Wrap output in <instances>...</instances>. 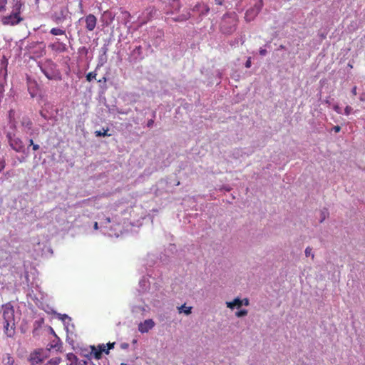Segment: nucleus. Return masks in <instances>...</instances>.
<instances>
[{
  "label": "nucleus",
  "instance_id": "1",
  "mask_svg": "<svg viewBox=\"0 0 365 365\" xmlns=\"http://www.w3.org/2000/svg\"><path fill=\"white\" fill-rule=\"evenodd\" d=\"M162 284V279H155L148 274L139 281L138 292L148 301L155 300L160 294V288Z\"/></svg>",
  "mask_w": 365,
  "mask_h": 365
},
{
  "label": "nucleus",
  "instance_id": "2",
  "mask_svg": "<svg viewBox=\"0 0 365 365\" xmlns=\"http://www.w3.org/2000/svg\"><path fill=\"white\" fill-rule=\"evenodd\" d=\"M239 19L237 14L232 12L225 13L220 23V31L225 35H231L237 29Z\"/></svg>",
  "mask_w": 365,
  "mask_h": 365
},
{
  "label": "nucleus",
  "instance_id": "3",
  "mask_svg": "<svg viewBox=\"0 0 365 365\" xmlns=\"http://www.w3.org/2000/svg\"><path fill=\"white\" fill-rule=\"evenodd\" d=\"M3 318L4 331L7 336H11L14 333L12 327L14 325V309L10 304L3 306Z\"/></svg>",
  "mask_w": 365,
  "mask_h": 365
},
{
  "label": "nucleus",
  "instance_id": "4",
  "mask_svg": "<svg viewBox=\"0 0 365 365\" xmlns=\"http://www.w3.org/2000/svg\"><path fill=\"white\" fill-rule=\"evenodd\" d=\"M153 52L151 46L148 42L143 41L140 45H136L130 53V58L135 61H140Z\"/></svg>",
  "mask_w": 365,
  "mask_h": 365
},
{
  "label": "nucleus",
  "instance_id": "5",
  "mask_svg": "<svg viewBox=\"0 0 365 365\" xmlns=\"http://www.w3.org/2000/svg\"><path fill=\"white\" fill-rule=\"evenodd\" d=\"M50 356V349L38 348L31 351L28 357L31 365L41 364L45 359Z\"/></svg>",
  "mask_w": 365,
  "mask_h": 365
},
{
  "label": "nucleus",
  "instance_id": "6",
  "mask_svg": "<svg viewBox=\"0 0 365 365\" xmlns=\"http://www.w3.org/2000/svg\"><path fill=\"white\" fill-rule=\"evenodd\" d=\"M6 138L8 140L10 147L17 153H21L27 154L26 149L22 140L16 136L15 134L8 133L6 134Z\"/></svg>",
  "mask_w": 365,
  "mask_h": 365
},
{
  "label": "nucleus",
  "instance_id": "7",
  "mask_svg": "<svg viewBox=\"0 0 365 365\" xmlns=\"http://www.w3.org/2000/svg\"><path fill=\"white\" fill-rule=\"evenodd\" d=\"M55 67V63L50 61L48 65L41 66L40 69L48 80L59 81L61 79V75L58 71L54 69Z\"/></svg>",
  "mask_w": 365,
  "mask_h": 365
},
{
  "label": "nucleus",
  "instance_id": "8",
  "mask_svg": "<svg viewBox=\"0 0 365 365\" xmlns=\"http://www.w3.org/2000/svg\"><path fill=\"white\" fill-rule=\"evenodd\" d=\"M263 5L262 0H255L253 6L246 11L245 20L247 22L253 21L262 10Z\"/></svg>",
  "mask_w": 365,
  "mask_h": 365
},
{
  "label": "nucleus",
  "instance_id": "9",
  "mask_svg": "<svg viewBox=\"0 0 365 365\" xmlns=\"http://www.w3.org/2000/svg\"><path fill=\"white\" fill-rule=\"evenodd\" d=\"M192 12L197 14L200 20L205 16H206L210 11L209 6L204 2H198L192 8Z\"/></svg>",
  "mask_w": 365,
  "mask_h": 365
},
{
  "label": "nucleus",
  "instance_id": "10",
  "mask_svg": "<svg viewBox=\"0 0 365 365\" xmlns=\"http://www.w3.org/2000/svg\"><path fill=\"white\" fill-rule=\"evenodd\" d=\"M23 18L20 15L11 11L9 15L5 16L1 19V22L4 25L15 26L19 24Z\"/></svg>",
  "mask_w": 365,
  "mask_h": 365
},
{
  "label": "nucleus",
  "instance_id": "11",
  "mask_svg": "<svg viewBox=\"0 0 365 365\" xmlns=\"http://www.w3.org/2000/svg\"><path fill=\"white\" fill-rule=\"evenodd\" d=\"M79 21H83L85 23L86 29L87 31H93L96 26L97 19L93 14H90L84 17H81L79 19Z\"/></svg>",
  "mask_w": 365,
  "mask_h": 365
},
{
  "label": "nucleus",
  "instance_id": "12",
  "mask_svg": "<svg viewBox=\"0 0 365 365\" xmlns=\"http://www.w3.org/2000/svg\"><path fill=\"white\" fill-rule=\"evenodd\" d=\"M115 17V14L113 11L111 10H107L102 14L101 21L103 23V26H108L113 23Z\"/></svg>",
  "mask_w": 365,
  "mask_h": 365
},
{
  "label": "nucleus",
  "instance_id": "13",
  "mask_svg": "<svg viewBox=\"0 0 365 365\" xmlns=\"http://www.w3.org/2000/svg\"><path fill=\"white\" fill-rule=\"evenodd\" d=\"M21 123L23 127L24 132L26 134L32 135L35 133L33 123L29 117H23Z\"/></svg>",
  "mask_w": 365,
  "mask_h": 365
},
{
  "label": "nucleus",
  "instance_id": "14",
  "mask_svg": "<svg viewBox=\"0 0 365 365\" xmlns=\"http://www.w3.org/2000/svg\"><path fill=\"white\" fill-rule=\"evenodd\" d=\"M155 322L152 319H145L138 324V331L142 333H147L155 327Z\"/></svg>",
  "mask_w": 365,
  "mask_h": 365
},
{
  "label": "nucleus",
  "instance_id": "15",
  "mask_svg": "<svg viewBox=\"0 0 365 365\" xmlns=\"http://www.w3.org/2000/svg\"><path fill=\"white\" fill-rule=\"evenodd\" d=\"M181 8L179 0H168V5L166 6L165 13L167 14H173L178 11Z\"/></svg>",
  "mask_w": 365,
  "mask_h": 365
},
{
  "label": "nucleus",
  "instance_id": "16",
  "mask_svg": "<svg viewBox=\"0 0 365 365\" xmlns=\"http://www.w3.org/2000/svg\"><path fill=\"white\" fill-rule=\"evenodd\" d=\"M38 47V50L36 51H31L34 54L36 55V57H40L45 53L44 46H43V43L41 42H33L30 44V48Z\"/></svg>",
  "mask_w": 365,
  "mask_h": 365
},
{
  "label": "nucleus",
  "instance_id": "17",
  "mask_svg": "<svg viewBox=\"0 0 365 365\" xmlns=\"http://www.w3.org/2000/svg\"><path fill=\"white\" fill-rule=\"evenodd\" d=\"M56 339H53L46 348L51 349H55L56 351H61L62 348V342L61 339L55 334Z\"/></svg>",
  "mask_w": 365,
  "mask_h": 365
},
{
  "label": "nucleus",
  "instance_id": "18",
  "mask_svg": "<svg viewBox=\"0 0 365 365\" xmlns=\"http://www.w3.org/2000/svg\"><path fill=\"white\" fill-rule=\"evenodd\" d=\"M3 365H17L14 358L10 354H5L2 357Z\"/></svg>",
  "mask_w": 365,
  "mask_h": 365
},
{
  "label": "nucleus",
  "instance_id": "19",
  "mask_svg": "<svg viewBox=\"0 0 365 365\" xmlns=\"http://www.w3.org/2000/svg\"><path fill=\"white\" fill-rule=\"evenodd\" d=\"M110 222H111V220L110 217H106L103 221H101L100 222L101 224V232L104 234V235H112L111 233H109L107 230V225L109 224Z\"/></svg>",
  "mask_w": 365,
  "mask_h": 365
},
{
  "label": "nucleus",
  "instance_id": "20",
  "mask_svg": "<svg viewBox=\"0 0 365 365\" xmlns=\"http://www.w3.org/2000/svg\"><path fill=\"white\" fill-rule=\"evenodd\" d=\"M37 83L35 81H30L28 86V91L31 98H34L37 95Z\"/></svg>",
  "mask_w": 365,
  "mask_h": 365
},
{
  "label": "nucleus",
  "instance_id": "21",
  "mask_svg": "<svg viewBox=\"0 0 365 365\" xmlns=\"http://www.w3.org/2000/svg\"><path fill=\"white\" fill-rule=\"evenodd\" d=\"M226 305L230 309H234L235 307L240 308L242 306V301L239 297H237L232 302H227Z\"/></svg>",
  "mask_w": 365,
  "mask_h": 365
},
{
  "label": "nucleus",
  "instance_id": "22",
  "mask_svg": "<svg viewBox=\"0 0 365 365\" xmlns=\"http://www.w3.org/2000/svg\"><path fill=\"white\" fill-rule=\"evenodd\" d=\"M53 50H55L58 52H65L67 50V46L66 43L58 42L57 44H52L50 46Z\"/></svg>",
  "mask_w": 365,
  "mask_h": 365
},
{
  "label": "nucleus",
  "instance_id": "23",
  "mask_svg": "<svg viewBox=\"0 0 365 365\" xmlns=\"http://www.w3.org/2000/svg\"><path fill=\"white\" fill-rule=\"evenodd\" d=\"M91 354H93L96 359H101L103 349L100 348L99 346H98V348H96L94 346H91Z\"/></svg>",
  "mask_w": 365,
  "mask_h": 365
},
{
  "label": "nucleus",
  "instance_id": "24",
  "mask_svg": "<svg viewBox=\"0 0 365 365\" xmlns=\"http://www.w3.org/2000/svg\"><path fill=\"white\" fill-rule=\"evenodd\" d=\"M148 308V306L135 305L132 307V312L134 314H143L145 312H147Z\"/></svg>",
  "mask_w": 365,
  "mask_h": 365
},
{
  "label": "nucleus",
  "instance_id": "25",
  "mask_svg": "<svg viewBox=\"0 0 365 365\" xmlns=\"http://www.w3.org/2000/svg\"><path fill=\"white\" fill-rule=\"evenodd\" d=\"M191 16H192V14L190 13L182 14L178 15L172 19L174 21L183 22V21H185L186 20H187L188 19H190L191 17Z\"/></svg>",
  "mask_w": 365,
  "mask_h": 365
},
{
  "label": "nucleus",
  "instance_id": "26",
  "mask_svg": "<svg viewBox=\"0 0 365 365\" xmlns=\"http://www.w3.org/2000/svg\"><path fill=\"white\" fill-rule=\"evenodd\" d=\"M14 2V4H13V7H12V11L13 12L20 15L21 14V10L24 6V4L21 1H13Z\"/></svg>",
  "mask_w": 365,
  "mask_h": 365
},
{
  "label": "nucleus",
  "instance_id": "27",
  "mask_svg": "<svg viewBox=\"0 0 365 365\" xmlns=\"http://www.w3.org/2000/svg\"><path fill=\"white\" fill-rule=\"evenodd\" d=\"M192 307H187L186 304L181 305L178 307V310L179 313H184L186 315H189L192 313Z\"/></svg>",
  "mask_w": 365,
  "mask_h": 365
},
{
  "label": "nucleus",
  "instance_id": "28",
  "mask_svg": "<svg viewBox=\"0 0 365 365\" xmlns=\"http://www.w3.org/2000/svg\"><path fill=\"white\" fill-rule=\"evenodd\" d=\"M67 358L69 361H71V363L68 365H78V362L80 361L78 360L77 356L73 354H68L67 355Z\"/></svg>",
  "mask_w": 365,
  "mask_h": 365
},
{
  "label": "nucleus",
  "instance_id": "29",
  "mask_svg": "<svg viewBox=\"0 0 365 365\" xmlns=\"http://www.w3.org/2000/svg\"><path fill=\"white\" fill-rule=\"evenodd\" d=\"M52 19L56 23V24H59L62 21H64L65 19V16H63V13H61V14H58L57 13H55L53 16H52Z\"/></svg>",
  "mask_w": 365,
  "mask_h": 365
},
{
  "label": "nucleus",
  "instance_id": "30",
  "mask_svg": "<svg viewBox=\"0 0 365 365\" xmlns=\"http://www.w3.org/2000/svg\"><path fill=\"white\" fill-rule=\"evenodd\" d=\"M57 316H58V319L61 320L62 322L63 323V324H66L67 321L71 322V318L66 314L58 313Z\"/></svg>",
  "mask_w": 365,
  "mask_h": 365
},
{
  "label": "nucleus",
  "instance_id": "31",
  "mask_svg": "<svg viewBox=\"0 0 365 365\" xmlns=\"http://www.w3.org/2000/svg\"><path fill=\"white\" fill-rule=\"evenodd\" d=\"M66 31L63 29L59 28H53L50 31V34L53 36H59L65 34Z\"/></svg>",
  "mask_w": 365,
  "mask_h": 365
},
{
  "label": "nucleus",
  "instance_id": "32",
  "mask_svg": "<svg viewBox=\"0 0 365 365\" xmlns=\"http://www.w3.org/2000/svg\"><path fill=\"white\" fill-rule=\"evenodd\" d=\"M108 60L107 55L101 54L98 57V67L103 66Z\"/></svg>",
  "mask_w": 365,
  "mask_h": 365
},
{
  "label": "nucleus",
  "instance_id": "33",
  "mask_svg": "<svg viewBox=\"0 0 365 365\" xmlns=\"http://www.w3.org/2000/svg\"><path fill=\"white\" fill-rule=\"evenodd\" d=\"M61 360L60 357H54L48 361L44 365H58Z\"/></svg>",
  "mask_w": 365,
  "mask_h": 365
},
{
  "label": "nucleus",
  "instance_id": "34",
  "mask_svg": "<svg viewBox=\"0 0 365 365\" xmlns=\"http://www.w3.org/2000/svg\"><path fill=\"white\" fill-rule=\"evenodd\" d=\"M108 128H107V129L103 128V130H96L95 132V134L98 137L109 136L110 134H108Z\"/></svg>",
  "mask_w": 365,
  "mask_h": 365
},
{
  "label": "nucleus",
  "instance_id": "35",
  "mask_svg": "<svg viewBox=\"0 0 365 365\" xmlns=\"http://www.w3.org/2000/svg\"><path fill=\"white\" fill-rule=\"evenodd\" d=\"M329 215V212H328V210L327 209H324L323 210L321 211V218L319 220V222L322 223L323 222L325 219L328 217Z\"/></svg>",
  "mask_w": 365,
  "mask_h": 365
},
{
  "label": "nucleus",
  "instance_id": "36",
  "mask_svg": "<svg viewBox=\"0 0 365 365\" xmlns=\"http://www.w3.org/2000/svg\"><path fill=\"white\" fill-rule=\"evenodd\" d=\"M64 326H65V329L67 332H69V331L72 332L73 329H74V324H72L71 322L67 321L66 324H64Z\"/></svg>",
  "mask_w": 365,
  "mask_h": 365
},
{
  "label": "nucleus",
  "instance_id": "37",
  "mask_svg": "<svg viewBox=\"0 0 365 365\" xmlns=\"http://www.w3.org/2000/svg\"><path fill=\"white\" fill-rule=\"evenodd\" d=\"M96 77V72H90L86 75V80L89 82L95 79Z\"/></svg>",
  "mask_w": 365,
  "mask_h": 365
},
{
  "label": "nucleus",
  "instance_id": "38",
  "mask_svg": "<svg viewBox=\"0 0 365 365\" xmlns=\"http://www.w3.org/2000/svg\"><path fill=\"white\" fill-rule=\"evenodd\" d=\"M7 0H0V13L6 10Z\"/></svg>",
  "mask_w": 365,
  "mask_h": 365
},
{
  "label": "nucleus",
  "instance_id": "39",
  "mask_svg": "<svg viewBox=\"0 0 365 365\" xmlns=\"http://www.w3.org/2000/svg\"><path fill=\"white\" fill-rule=\"evenodd\" d=\"M247 314V311L246 309H241L235 313V315L237 317H242Z\"/></svg>",
  "mask_w": 365,
  "mask_h": 365
},
{
  "label": "nucleus",
  "instance_id": "40",
  "mask_svg": "<svg viewBox=\"0 0 365 365\" xmlns=\"http://www.w3.org/2000/svg\"><path fill=\"white\" fill-rule=\"evenodd\" d=\"M123 17L125 20L124 24H126L128 21H129V19L130 18V15L128 11H123L122 12Z\"/></svg>",
  "mask_w": 365,
  "mask_h": 365
},
{
  "label": "nucleus",
  "instance_id": "41",
  "mask_svg": "<svg viewBox=\"0 0 365 365\" xmlns=\"http://www.w3.org/2000/svg\"><path fill=\"white\" fill-rule=\"evenodd\" d=\"M312 248L309 247H307L306 249H305V251H304V253H305V255L306 257H309L311 256L312 258L313 259L314 255V254L312 252Z\"/></svg>",
  "mask_w": 365,
  "mask_h": 365
},
{
  "label": "nucleus",
  "instance_id": "42",
  "mask_svg": "<svg viewBox=\"0 0 365 365\" xmlns=\"http://www.w3.org/2000/svg\"><path fill=\"white\" fill-rule=\"evenodd\" d=\"M78 365H96L93 363V361H91V359H88L87 361L86 360H81L79 362H78Z\"/></svg>",
  "mask_w": 365,
  "mask_h": 365
},
{
  "label": "nucleus",
  "instance_id": "43",
  "mask_svg": "<svg viewBox=\"0 0 365 365\" xmlns=\"http://www.w3.org/2000/svg\"><path fill=\"white\" fill-rule=\"evenodd\" d=\"M5 166H6V162H5L4 158L0 157V173L5 168Z\"/></svg>",
  "mask_w": 365,
  "mask_h": 365
},
{
  "label": "nucleus",
  "instance_id": "44",
  "mask_svg": "<svg viewBox=\"0 0 365 365\" xmlns=\"http://www.w3.org/2000/svg\"><path fill=\"white\" fill-rule=\"evenodd\" d=\"M4 83L2 82H0V98L4 97Z\"/></svg>",
  "mask_w": 365,
  "mask_h": 365
},
{
  "label": "nucleus",
  "instance_id": "45",
  "mask_svg": "<svg viewBox=\"0 0 365 365\" xmlns=\"http://www.w3.org/2000/svg\"><path fill=\"white\" fill-rule=\"evenodd\" d=\"M352 110L353 109H352V108L351 106H346V108L344 109V114L346 115H350V113H351Z\"/></svg>",
  "mask_w": 365,
  "mask_h": 365
},
{
  "label": "nucleus",
  "instance_id": "46",
  "mask_svg": "<svg viewBox=\"0 0 365 365\" xmlns=\"http://www.w3.org/2000/svg\"><path fill=\"white\" fill-rule=\"evenodd\" d=\"M108 51V46L107 45H103L101 48V51L102 52L101 54H103V55H107V52Z\"/></svg>",
  "mask_w": 365,
  "mask_h": 365
},
{
  "label": "nucleus",
  "instance_id": "47",
  "mask_svg": "<svg viewBox=\"0 0 365 365\" xmlns=\"http://www.w3.org/2000/svg\"><path fill=\"white\" fill-rule=\"evenodd\" d=\"M100 348L103 349V353L104 352L105 354H109V350L108 348H106V345L102 344H100L99 345Z\"/></svg>",
  "mask_w": 365,
  "mask_h": 365
},
{
  "label": "nucleus",
  "instance_id": "48",
  "mask_svg": "<svg viewBox=\"0 0 365 365\" xmlns=\"http://www.w3.org/2000/svg\"><path fill=\"white\" fill-rule=\"evenodd\" d=\"M333 109L334 110V111H336L339 114L342 113L341 108L338 105H334L333 107Z\"/></svg>",
  "mask_w": 365,
  "mask_h": 365
},
{
  "label": "nucleus",
  "instance_id": "49",
  "mask_svg": "<svg viewBox=\"0 0 365 365\" xmlns=\"http://www.w3.org/2000/svg\"><path fill=\"white\" fill-rule=\"evenodd\" d=\"M14 115H15L14 110L11 109L9 110V118L10 120H11V119L14 118Z\"/></svg>",
  "mask_w": 365,
  "mask_h": 365
},
{
  "label": "nucleus",
  "instance_id": "50",
  "mask_svg": "<svg viewBox=\"0 0 365 365\" xmlns=\"http://www.w3.org/2000/svg\"><path fill=\"white\" fill-rule=\"evenodd\" d=\"M148 10H150L149 14L151 16L155 15L157 12V10L154 7H150L148 8Z\"/></svg>",
  "mask_w": 365,
  "mask_h": 365
},
{
  "label": "nucleus",
  "instance_id": "51",
  "mask_svg": "<svg viewBox=\"0 0 365 365\" xmlns=\"http://www.w3.org/2000/svg\"><path fill=\"white\" fill-rule=\"evenodd\" d=\"M251 65H252V62H251V58L249 57L247 60V61L245 62V67L246 68H250L251 67Z\"/></svg>",
  "mask_w": 365,
  "mask_h": 365
},
{
  "label": "nucleus",
  "instance_id": "52",
  "mask_svg": "<svg viewBox=\"0 0 365 365\" xmlns=\"http://www.w3.org/2000/svg\"><path fill=\"white\" fill-rule=\"evenodd\" d=\"M153 124H154V119L153 118L150 119V120H148V121L147 123V127L151 128V127H153Z\"/></svg>",
  "mask_w": 365,
  "mask_h": 365
},
{
  "label": "nucleus",
  "instance_id": "53",
  "mask_svg": "<svg viewBox=\"0 0 365 365\" xmlns=\"http://www.w3.org/2000/svg\"><path fill=\"white\" fill-rule=\"evenodd\" d=\"M259 53L261 56H264L267 54V51L266 49L261 48L259 51Z\"/></svg>",
  "mask_w": 365,
  "mask_h": 365
},
{
  "label": "nucleus",
  "instance_id": "54",
  "mask_svg": "<svg viewBox=\"0 0 365 365\" xmlns=\"http://www.w3.org/2000/svg\"><path fill=\"white\" fill-rule=\"evenodd\" d=\"M332 130L335 133H339L341 130V127L339 125H335L332 128Z\"/></svg>",
  "mask_w": 365,
  "mask_h": 365
},
{
  "label": "nucleus",
  "instance_id": "55",
  "mask_svg": "<svg viewBox=\"0 0 365 365\" xmlns=\"http://www.w3.org/2000/svg\"><path fill=\"white\" fill-rule=\"evenodd\" d=\"M128 346H129V344H128V343H122V344H120V347H121V349H128Z\"/></svg>",
  "mask_w": 365,
  "mask_h": 365
},
{
  "label": "nucleus",
  "instance_id": "56",
  "mask_svg": "<svg viewBox=\"0 0 365 365\" xmlns=\"http://www.w3.org/2000/svg\"><path fill=\"white\" fill-rule=\"evenodd\" d=\"M40 115L41 116L44 118L45 120H48L49 119V118L47 116L46 114H45L43 111H41L40 112Z\"/></svg>",
  "mask_w": 365,
  "mask_h": 365
},
{
  "label": "nucleus",
  "instance_id": "57",
  "mask_svg": "<svg viewBox=\"0 0 365 365\" xmlns=\"http://www.w3.org/2000/svg\"><path fill=\"white\" fill-rule=\"evenodd\" d=\"M114 345H115V343H114V342H113V343H110V342H109V343H108V344H107V345H106V346H107V348H108V349H111L114 348Z\"/></svg>",
  "mask_w": 365,
  "mask_h": 365
},
{
  "label": "nucleus",
  "instance_id": "58",
  "mask_svg": "<svg viewBox=\"0 0 365 365\" xmlns=\"http://www.w3.org/2000/svg\"><path fill=\"white\" fill-rule=\"evenodd\" d=\"M215 4H217V5H220V6H221V5H222V4H223V3H224V0H215Z\"/></svg>",
  "mask_w": 365,
  "mask_h": 365
},
{
  "label": "nucleus",
  "instance_id": "59",
  "mask_svg": "<svg viewBox=\"0 0 365 365\" xmlns=\"http://www.w3.org/2000/svg\"><path fill=\"white\" fill-rule=\"evenodd\" d=\"M356 90H357L356 86H354L353 88L351 89V93L354 96H356L357 94Z\"/></svg>",
  "mask_w": 365,
  "mask_h": 365
},
{
  "label": "nucleus",
  "instance_id": "60",
  "mask_svg": "<svg viewBox=\"0 0 365 365\" xmlns=\"http://www.w3.org/2000/svg\"><path fill=\"white\" fill-rule=\"evenodd\" d=\"M242 301V304L245 305V306H248L249 305V300L248 299L245 298Z\"/></svg>",
  "mask_w": 365,
  "mask_h": 365
},
{
  "label": "nucleus",
  "instance_id": "61",
  "mask_svg": "<svg viewBox=\"0 0 365 365\" xmlns=\"http://www.w3.org/2000/svg\"><path fill=\"white\" fill-rule=\"evenodd\" d=\"M39 148H40V147H39V145H38V144H34V145H32V149H33L34 151H36V150H38V149H39Z\"/></svg>",
  "mask_w": 365,
  "mask_h": 365
},
{
  "label": "nucleus",
  "instance_id": "62",
  "mask_svg": "<svg viewBox=\"0 0 365 365\" xmlns=\"http://www.w3.org/2000/svg\"><path fill=\"white\" fill-rule=\"evenodd\" d=\"M106 81H107V78L106 76H103L101 79L98 80L99 83L106 82Z\"/></svg>",
  "mask_w": 365,
  "mask_h": 365
},
{
  "label": "nucleus",
  "instance_id": "63",
  "mask_svg": "<svg viewBox=\"0 0 365 365\" xmlns=\"http://www.w3.org/2000/svg\"><path fill=\"white\" fill-rule=\"evenodd\" d=\"M236 153H237V154L238 155H241V156H242V150L241 149H237V150H236Z\"/></svg>",
  "mask_w": 365,
  "mask_h": 365
},
{
  "label": "nucleus",
  "instance_id": "64",
  "mask_svg": "<svg viewBox=\"0 0 365 365\" xmlns=\"http://www.w3.org/2000/svg\"><path fill=\"white\" fill-rule=\"evenodd\" d=\"M93 227H94L95 230H98V223L97 222H94Z\"/></svg>",
  "mask_w": 365,
  "mask_h": 365
}]
</instances>
